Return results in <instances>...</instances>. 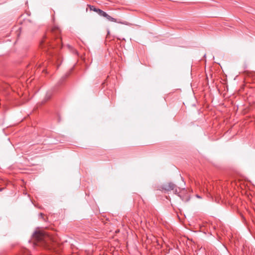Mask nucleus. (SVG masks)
<instances>
[{
    "instance_id": "obj_7",
    "label": "nucleus",
    "mask_w": 255,
    "mask_h": 255,
    "mask_svg": "<svg viewBox=\"0 0 255 255\" xmlns=\"http://www.w3.org/2000/svg\"><path fill=\"white\" fill-rule=\"evenodd\" d=\"M52 96V93L51 92H47L45 95V99L46 100H48L50 99Z\"/></svg>"
},
{
    "instance_id": "obj_5",
    "label": "nucleus",
    "mask_w": 255,
    "mask_h": 255,
    "mask_svg": "<svg viewBox=\"0 0 255 255\" xmlns=\"http://www.w3.org/2000/svg\"><path fill=\"white\" fill-rule=\"evenodd\" d=\"M8 88V85L6 84H3L0 87V92H1L4 91H6V89Z\"/></svg>"
},
{
    "instance_id": "obj_10",
    "label": "nucleus",
    "mask_w": 255,
    "mask_h": 255,
    "mask_svg": "<svg viewBox=\"0 0 255 255\" xmlns=\"http://www.w3.org/2000/svg\"><path fill=\"white\" fill-rule=\"evenodd\" d=\"M105 11H103L102 10L99 9H98V13L99 15H100L101 16H102L104 14Z\"/></svg>"
},
{
    "instance_id": "obj_6",
    "label": "nucleus",
    "mask_w": 255,
    "mask_h": 255,
    "mask_svg": "<svg viewBox=\"0 0 255 255\" xmlns=\"http://www.w3.org/2000/svg\"><path fill=\"white\" fill-rule=\"evenodd\" d=\"M105 18H106V19L109 21H113V22H117L116 19L112 17V16H111L110 15H109L108 14H107V16Z\"/></svg>"
},
{
    "instance_id": "obj_1",
    "label": "nucleus",
    "mask_w": 255,
    "mask_h": 255,
    "mask_svg": "<svg viewBox=\"0 0 255 255\" xmlns=\"http://www.w3.org/2000/svg\"><path fill=\"white\" fill-rule=\"evenodd\" d=\"M32 239L35 244L38 246H44L48 244V240L51 238L49 235L45 232L36 230L32 235Z\"/></svg>"
},
{
    "instance_id": "obj_2",
    "label": "nucleus",
    "mask_w": 255,
    "mask_h": 255,
    "mask_svg": "<svg viewBox=\"0 0 255 255\" xmlns=\"http://www.w3.org/2000/svg\"><path fill=\"white\" fill-rule=\"evenodd\" d=\"M176 187V185L172 182L164 184L159 188V190L163 192H168L173 190Z\"/></svg>"
},
{
    "instance_id": "obj_13",
    "label": "nucleus",
    "mask_w": 255,
    "mask_h": 255,
    "mask_svg": "<svg viewBox=\"0 0 255 255\" xmlns=\"http://www.w3.org/2000/svg\"><path fill=\"white\" fill-rule=\"evenodd\" d=\"M197 197L198 198H201V197H200V196H199V195H197Z\"/></svg>"
},
{
    "instance_id": "obj_12",
    "label": "nucleus",
    "mask_w": 255,
    "mask_h": 255,
    "mask_svg": "<svg viewBox=\"0 0 255 255\" xmlns=\"http://www.w3.org/2000/svg\"><path fill=\"white\" fill-rule=\"evenodd\" d=\"M39 215H40V216L41 217H43V215H44L42 213H40Z\"/></svg>"
},
{
    "instance_id": "obj_4",
    "label": "nucleus",
    "mask_w": 255,
    "mask_h": 255,
    "mask_svg": "<svg viewBox=\"0 0 255 255\" xmlns=\"http://www.w3.org/2000/svg\"><path fill=\"white\" fill-rule=\"evenodd\" d=\"M178 196L180 197L181 200L184 202H188L190 200V197L188 193H186L183 195H182L181 194H179Z\"/></svg>"
},
{
    "instance_id": "obj_9",
    "label": "nucleus",
    "mask_w": 255,
    "mask_h": 255,
    "mask_svg": "<svg viewBox=\"0 0 255 255\" xmlns=\"http://www.w3.org/2000/svg\"><path fill=\"white\" fill-rule=\"evenodd\" d=\"M179 189H180V188H178V187H177L176 186V187H175V189L173 190H174V193H175V194L178 195L179 194H181L180 193V192H179V191H178V190H179Z\"/></svg>"
},
{
    "instance_id": "obj_11",
    "label": "nucleus",
    "mask_w": 255,
    "mask_h": 255,
    "mask_svg": "<svg viewBox=\"0 0 255 255\" xmlns=\"http://www.w3.org/2000/svg\"><path fill=\"white\" fill-rule=\"evenodd\" d=\"M107 14H108L106 12H105L102 16L104 17H106L107 16Z\"/></svg>"
},
{
    "instance_id": "obj_14",
    "label": "nucleus",
    "mask_w": 255,
    "mask_h": 255,
    "mask_svg": "<svg viewBox=\"0 0 255 255\" xmlns=\"http://www.w3.org/2000/svg\"><path fill=\"white\" fill-rule=\"evenodd\" d=\"M182 190H183V191L184 192V188H183Z\"/></svg>"
},
{
    "instance_id": "obj_8",
    "label": "nucleus",
    "mask_w": 255,
    "mask_h": 255,
    "mask_svg": "<svg viewBox=\"0 0 255 255\" xmlns=\"http://www.w3.org/2000/svg\"><path fill=\"white\" fill-rule=\"evenodd\" d=\"M89 7H90V9L91 10H93V11H95L96 12H98V9H99V8H96L93 5H89Z\"/></svg>"
},
{
    "instance_id": "obj_3",
    "label": "nucleus",
    "mask_w": 255,
    "mask_h": 255,
    "mask_svg": "<svg viewBox=\"0 0 255 255\" xmlns=\"http://www.w3.org/2000/svg\"><path fill=\"white\" fill-rule=\"evenodd\" d=\"M51 32L55 35L56 38H58V36L57 35V34L61 32V30L57 26L55 25L52 27L51 29Z\"/></svg>"
}]
</instances>
